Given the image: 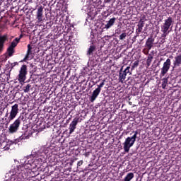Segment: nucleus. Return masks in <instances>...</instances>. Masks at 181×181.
<instances>
[{
	"label": "nucleus",
	"mask_w": 181,
	"mask_h": 181,
	"mask_svg": "<svg viewBox=\"0 0 181 181\" xmlns=\"http://www.w3.org/2000/svg\"><path fill=\"white\" fill-rule=\"evenodd\" d=\"M30 87H32V85L28 84L26 86L23 87V91L24 93H29L30 91Z\"/></svg>",
	"instance_id": "26"
},
{
	"label": "nucleus",
	"mask_w": 181,
	"mask_h": 181,
	"mask_svg": "<svg viewBox=\"0 0 181 181\" xmlns=\"http://www.w3.org/2000/svg\"><path fill=\"white\" fill-rule=\"evenodd\" d=\"M19 113V105L15 104L11 107V110L8 117L5 119L6 124H9L11 121H13L14 118H16V115Z\"/></svg>",
	"instance_id": "4"
},
{
	"label": "nucleus",
	"mask_w": 181,
	"mask_h": 181,
	"mask_svg": "<svg viewBox=\"0 0 181 181\" xmlns=\"http://www.w3.org/2000/svg\"><path fill=\"white\" fill-rule=\"evenodd\" d=\"M144 26V24L142 23H139L137 25L138 28L136 29V33L139 34L141 32H142V29Z\"/></svg>",
	"instance_id": "23"
},
{
	"label": "nucleus",
	"mask_w": 181,
	"mask_h": 181,
	"mask_svg": "<svg viewBox=\"0 0 181 181\" xmlns=\"http://www.w3.org/2000/svg\"><path fill=\"white\" fill-rule=\"evenodd\" d=\"M139 66V61L136 60L134 62L132 67V69H134V67H138Z\"/></svg>",
	"instance_id": "30"
},
{
	"label": "nucleus",
	"mask_w": 181,
	"mask_h": 181,
	"mask_svg": "<svg viewBox=\"0 0 181 181\" xmlns=\"http://www.w3.org/2000/svg\"><path fill=\"white\" fill-rule=\"evenodd\" d=\"M4 100V93H0V101Z\"/></svg>",
	"instance_id": "36"
},
{
	"label": "nucleus",
	"mask_w": 181,
	"mask_h": 181,
	"mask_svg": "<svg viewBox=\"0 0 181 181\" xmlns=\"http://www.w3.org/2000/svg\"><path fill=\"white\" fill-rule=\"evenodd\" d=\"M181 65V54L175 57V60L173 61V69L175 67H179Z\"/></svg>",
	"instance_id": "14"
},
{
	"label": "nucleus",
	"mask_w": 181,
	"mask_h": 181,
	"mask_svg": "<svg viewBox=\"0 0 181 181\" xmlns=\"http://www.w3.org/2000/svg\"><path fill=\"white\" fill-rule=\"evenodd\" d=\"M131 69L130 66H127L123 71L126 73V74H128L129 73V69Z\"/></svg>",
	"instance_id": "31"
},
{
	"label": "nucleus",
	"mask_w": 181,
	"mask_h": 181,
	"mask_svg": "<svg viewBox=\"0 0 181 181\" xmlns=\"http://www.w3.org/2000/svg\"><path fill=\"white\" fill-rule=\"evenodd\" d=\"M153 42H155V38L150 37L147 39L145 44V47L146 50H151L153 47Z\"/></svg>",
	"instance_id": "12"
},
{
	"label": "nucleus",
	"mask_w": 181,
	"mask_h": 181,
	"mask_svg": "<svg viewBox=\"0 0 181 181\" xmlns=\"http://www.w3.org/2000/svg\"><path fill=\"white\" fill-rule=\"evenodd\" d=\"M153 59V55L148 54V56L147 60H146L147 67H149L151 66V63H152Z\"/></svg>",
	"instance_id": "21"
},
{
	"label": "nucleus",
	"mask_w": 181,
	"mask_h": 181,
	"mask_svg": "<svg viewBox=\"0 0 181 181\" xmlns=\"http://www.w3.org/2000/svg\"><path fill=\"white\" fill-rule=\"evenodd\" d=\"M125 37H127V33H122L119 35V40H124V39H125Z\"/></svg>",
	"instance_id": "29"
},
{
	"label": "nucleus",
	"mask_w": 181,
	"mask_h": 181,
	"mask_svg": "<svg viewBox=\"0 0 181 181\" xmlns=\"http://www.w3.org/2000/svg\"><path fill=\"white\" fill-rule=\"evenodd\" d=\"M134 176L133 173H129L124 177V181H131L132 179H134Z\"/></svg>",
	"instance_id": "22"
},
{
	"label": "nucleus",
	"mask_w": 181,
	"mask_h": 181,
	"mask_svg": "<svg viewBox=\"0 0 181 181\" xmlns=\"http://www.w3.org/2000/svg\"><path fill=\"white\" fill-rule=\"evenodd\" d=\"M5 117H8V113L6 114Z\"/></svg>",
	"instance_id": "38"
},
{
	"label": "nucleus",
	"mask_w": 181,
	"mask_h": 181,
	"mask_svg": "<svg viewBox=\"0 0 181 181\" xmlns=\"http://www.w3.org/2000/svg\"><path fill=\"white\" fill-rule=\"evenodd\" d=\"M7 53L9 57H12V56H13V53H15V48H12V47H8L7 48Z\"/></svg>",
	"instance_id": "20"
},
{
	"label": "nucleus",
	"mask_w": 181,
	"mask_h": 181,
	"mask_svg": "<svg viewBox=\"0 0 181 181\" xmlns=\"http://www.w3.org/2000/svg\"><path fill=\"white\" fill-rule=\"evenodd\" d=\"M143 53L145 54L146 55L149 54V50L147 49V51H145V49H143Z\"/></svg>",
	"instance_id": "35"
},
{
	"label": "nucleus",
	"mask_w": 181,
	"mask_h": 181,
	"mask_svg": "<svg viewBox=\"0 0 181 181\" xmlns=\"http://www.w3.org/2000/svg\"><path fill=\"white\" fill-rule=\"evenodd\" d=\"M96 49H97V47H95V45H90L87 51V53H86L87 56L88 57H90V56H93V53H94V52H95Z\"/></svg>",
	"instance_id": "17"
},
{
	"label": "nucleus",
	"mask_w": 181,
	"mask_h": 181,
	"mask_svg": "<svg viewBox=\"0 0 181 181\" xmlns=\"http://www.w3.org/2000/svg\"><path fill=\"white\" fill-rule=\"evenodd\" d=\"M28 74V66L23 64L21 67L19 74L18 75V80L20 83H24L26 80V75Z\"/></svg>",
	"instance_id": "6"
},
{
	"label": "nucleus",
	"mask_w": 181,
	"mask_h": 181,
	"mask_svg": "<svg viewBox=\"0 0 181 181\" xmlns=\"http://www.w3.org/2000/svg\"><path fill=\"white\" fill-rule=\"evenodd\" d=\"M162 88L165 90V88H166V86H168V78H163L162 79Z\"/></svg>",
	"instance_id": "25"
},
{
	"label": "nucleus",
	"mask_w": 181,
	"mask_h": 181,
	"mask_svg": "<svg viewBox=\"0 0 181 181\" xmlns=\"http://www.w3.org/2000/svg\"><path fill=\"white\" fill-rule=\"evenodd\" d=\"M79 121H80L79 117L74 118L73 121L69 124V134H73V132L76 131V129L77 128V124H78Z\"/></svg>",
	"instance_id": "9"
},
{
	"label": "nucleus",
	"mask_w": 181,
	"mask_h": 181,
	"mask_svg": "<svg viewBox=\"0 0 181 181\" xmlns=\"http://www.w3.org/2000/svg\"><path fill=\"white\" fill-rule=\"evenodd\" d=\"M127 74L125 73V71H124V66H122L119 70V78L120 81H122V83L127 78Z\"/></svg>",
	"instance_id": "16"
},
{
	"label": "nucleus",
	"mask_w": 181,
	"mask_h": 181,
	"mask_svg": "<svg viewBox=\"0 0 181 181\" xmlns=\"http://www.w3.org/2000/svg\"><path fill=\"white\" fill-rule=\"evenodd\" d=\"M32 164L25 163V164H19L11 169L13 175L11 177V181H23L32 173Z\"/></svg>",
	"instance_id": "1"
},
{
	"label": "nucleus",
	"mask_w": 181,
	"mask_h": 181,
	"mask_svg": "<svg viewBox=\"0 0 181 181\" xmlns=\"http://www.w3.org/2000/svg\"><path fill=\"white\" fill-rule=\"evenodd\" d=\"M25 119V117L23 116L18 117L13 124H11L8 128V132L10 134H15L18 132L19 130V127H21V124L22 121Z\"/></svg>",
	"instance_id": "3"
},
{
	"label": "nucleus",
	"mask_w": 181,
	"mask_h": 181,
	"mask_svg": "<svg viewBox=\"0 0 181 181\" xmlns=\"http://www.w3.org/2000/svg\"><path fill=\"white\" fill-rule=\"evenodd\" d=\"M170 64H172L170 59H167L166 62L163 63V67L161 68V72L160 74V78L165 76V75L169 71V69H170Z\"/></svg>",
	"instance_id": "8"
},
{
	"label": "nucleus",
	"mask_w": 181,
	"mask_h": 181,
	"mask_svg": "<svg viewBox=\"0 0 181 181\" xmlns=\"http://www.w3.org/2000/svg\"><path fill=\"white\" fill-rule=\"evenodd\" d=\"M83 163H84V161H83V160H81L80 161L78 162L77 166H81Z\"/></svg>",
	"instance_id": "34"
},
{
	"label": "nucleus",
	"mask_w": 181,
	"mask_h": 181,
	"mask_svg": "<svg viewBox=\"0 0 181 181\" xmlns=\"http://www.w3.org/2000/svg\"><path fill=\"white\" fill-rule=\"evenodd\" d=\"M162 32V35H161V39L163 40H165V39H166V37L168 36V35H169V32L170 31H166L165 30H161Z\"/></svg>",
	"instance_id": "24"
},
{
	"label": "nucleus",
	"mask_w": 181,
	"mask_h": 181,
	"mask_svg": "<svg viewBox=\"0 0 181 181\" xmlns=\"http://www.w3.org/2000/svg\"><path fill=\"white\" fill-rule=\"evenodd\" d=\"M36 19L37 20V22H39L40 23H42V22L45 21L43 16V6H42L37 8Z\"/></svg>",
	"instance_id": "10"
},
{
	"label": "nucleus",
	"mask_w": 181,
	"mask_h": 181,
	"mask_svg": "<svg viewBox=\"0 0 181 181\" xmlns=\"http://www.w3.org/2000/svg\"><path fill=\"white\" fill-rule=\"evenodd\" d=\"M105 85V80H103L99 85H97L98 88L93 90L92 95L90 98V103H94L97 99V97L100 95V93H101V88L104 87Z\"/></svg>",
	"instance_id": "5"
},
{
	"label": "nucleus",
	"mask_w": 181,
	"mask_h": 181,
	"mask_svg": "<svg viewBox=\"0 0 181 181\" xmlns=\"http://www.w3.org/2000/svg\"><path fill=\"white\" fill-rule=\"evenodd\" d=\"M32 135V132L26 131L24 134H23L21 138V139H29L30 136Z\"/></svg>",
	"instance_id": "19"
},
{
	"label": "nucleus",
	"mask_w": 181,
	"mask_h": 181,
	"mask_svg": "<svg viewBox=\"0 0 181 181\" xmlns=\"http://www.w3.org/2000/svg\"><path fill=\"white\" fill-rule=\"evenodd\" d=\"M133 134L134 135L132 136L126 138L124 142L123 143V149L127 153H128L129 152V149L134 146V144H135V141H136L138 131L133 132Z\"/></svg>",
	"instance_id": "2"
},
{
	"label": "nucleus",
	"mask_w": 181,
	"mask_h": 181,
	"mask_svg": "<svg viewBox=\"0 0 181 181\" xmlns=\"http://www.w3.org/2000/svg\"><path fill=\"white\" fill-rule=\"evenodd\" d=\"M9 38L8 37V35L5 34L3 35H0V54L4 52V46H5V42H8Z\"/></svg>",
	"instance_id": "11"
},
{
	"label": "nucleus",
	"mask_w": 181,
	"mask_h": 181,
	"mask_svg": "<svg viewBox=\"0 0 181 181\" xmlns=\"http://www.w3.org/2000/svg\"><path fill=\"white\" fill-rule=\"evenodd\" d=\"M21 42V38L16 37L9 45L10 47H12L13 49H15L16 46H18V43Z\"/></svg>",
	"instance_id": "18"
},
{
	"label": "nucleus",
	"mask_w": 181,
	"mask_h": 181,
	"mask_svg": "<svg viewBox=\"0 0 181 181\" xmlns=\"http://www.w3.org/2000/svg\"><path fill=\"white\" fill-rule=\"evenodd\" d=\"M33 57V54L32 53V45H30V44H28L27 53L25 54V57L23 61L26 62V60H30Z\"/></svg>",
	"instance_id": "13"
},
{
	"label": "nucleus",
	"mask_w": 181,
	"mask_h": 181,
	"mask_svg": "<svg viewBox=\"0 0 181 181\" xmlns=\"http://www.w3.org/2000/svg\"><path fill=\"white\" fill-rule=\"evenodd\" d=\"M112 0H104L105 4H110Z\"/></svg>",
	"instance_id": "37"
},
{
	"label": "nucleus",
	"mask_w": 181,
	"mask_h": 181,
	"mask_svg": "<svg viewBox=\"0 0 181 181\" xmlns=\"http://www.w3.org/2000/svg\"><path fill=\"white\" fill-rule=\"evenodd\" d=\"M103 16H105V18H108V16H110V15H111V11H110V10H107L105 11H103L102 13Z\"/></svg>",
	"instance_id": "27"
},
{
	"label": "nucleus",
	"mask_w": 181,
	"mask_h": 181,
	"mask_svg": "<svg viewBox=\"0 0 181 181\" xmlns=\"http://www.w3.org/2000/svg\"><path fill=\"white\" fill-rule=\"evenodd\" d=\"M145 22H146V16L145 15H143L141 18H140V21L139 23H143L145 25Z\"/></svg>",
	"instance_id": "28"
},
{
	"label": "nucleus",
	"mask_w": 181,
	"mask_h": 181,
	"mask_svg": "<svg viewBox=\"0 0 181 181\" xmlns=\"http://www.w3.org/2000/svg\"><path fill=\"white\" fill-rule=\"evenodd\" d=\"M18 62H13L11 64V69H13V67H15V66H18Z\"/></svg>",
	"instance_id": "33"
},
{
	"label": "nucleus",
	"mask_w": 181,
	"mask_h": 181,
	"mask_svg": "<svg viewBox=\"0 0 181 181\" xmlns=\"http://www.w3.org/2000/svg\"><path fill=\"white\" fill-rule=\"evenodd\" d=\"M173 23V18L172 17H168L167 19L164 20V23L161 25V30L169 32V29L172 28Z\"/></svg>",
	"instance_id": "7"
},
{
	"label": "nucleus",
	"mask_w": 181,
	"mask_h": 181,
	"mask_svg": "<svg viewBox=\"0 0 181 181\" xmlns=\"http://www.w3.org/2000/svg\"><path fill=\"white\" fill-rule=\"evenodd\" d=\"M115 21H117V18L113 17L110 18L106 25H105L104 29H110L112 26H114V23H115Z\"/></svg>",
	"instance_id": "15"
},
{
	"label": "nucleus",
	"mask_w": 181,
	"mask_h": 181,
	"mask_svg": "<svg viewBox=\"0 0 181 181\" xmlns=\"http://www.w3.org/2000/svg\"><path fill=\"white\" fill-rule=\"evenodd\" d=\"M173 57H170V59H172Z\"/></svg>",
	"instance_id": "39"
},
{
	"label": "nucleus",
	"mask_w": 181,
	"mask_h": 181,
	"mask_svg": "<svg viewBox=\"0 0 181 181\" xmlns=\"http://www.w3.org/2000/svg\"><path fill=\"white\" fill-rule=\"evenodd\" d=\"M115 34L116 35H121V29L115 30Z\"/></svg>",
	"instance_id": "32"
}]
</instances>
